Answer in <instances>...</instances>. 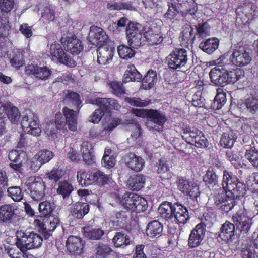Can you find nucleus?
Wrapping results in <instances>:
<instances>
[{
	"label": "nucleus",
	"instance_id": "obj_63",
	"mask_svg": "<svg viewBox=\"0 0 258 258\" xmlns=\"http://www.w3.org/2000/svg\"><path fill=\"white\" fill-rule=\"evenodd\" d=\"M183 11L193 15L197 11V8L193 0L185 1L183 2L182 5H180Z\"/></svg>",
	"mask_w": 258,
	"mask_h": 258
},
{
	"label": "nucleus",
	"instance_id": "obj_9",
	"mask_svg": "<svg viewBox=\"0 0 258 258\" xmlns=\"http://www.w3.org/2000/svg\"><path fill=\"white\" fill-rule=\"evenodd\" d=\"M209 77L213 84L220 86H224L230 83L232 78L228 77V71L220 66L212 69L209 73Z\"/></svg>",
	"mask_w": 258,
	"mask_h": 258
},
{
	"label": "nucleus",
	"instance_id": "obj_61",
	"mask_svg": "<svg viewBox=\"0 0 258 258\" xmlns=\"http://www.w3.org/2000/svg\"><path fill=\"white\" fill-rule=\"evenodd\" d=\"M36 155L43 164L49 161L54 156L52 152L47 150H41Z\"/></svg>",
	"mask_w": 258,
	"mask_h": 258
},
{
	"label": "nucleus",
	"instance_id": "obj_40",
	"mask_svg": "<svg viewBox=\"0 0 258 258\" xmlns=\"http://www.w3.org/2000/svg\"><path fill=\"white\" fill-rule=\"evenodd\" d=\"M244 157L255 168H258V150L250 146H247Z\"/></svg>",
	"mask_w": 258,
	"mask_h": 258
},
{
	"label": "nucleus",
	"instance_id": "obj_23",
	"mask_svg": "<svg viewBox=\"0 0 258 258\" xmlns=\"http://www.w3.org/2000/svg\"><path fill=\"white\" fill-rule=\"evenodd\" d=\"M15 207L10 204H6L0 207V221L6 223H11L16 217L15 214Z\"/></svg>",
	"mask_w": 258,
	"mask_h": 258
},
{
	"label": "nucleus",
	"instance_id": "obj_39",
	"mask_svg": "<svg viewBox=\"0 0 258 258\" xmlns=\"http://www.w3.org/2000/svg\"><path fill=\"white\" fill-rule=\"evenodd\" d=\"M83 233L84 236L93 240L100 239L104 234L103 230L99 228H93L90 226L83 228Z\"/></svg>",
	"mask_w": 258,
	"mask_h": 258
},
{
	"label": "nucleus",
	"instance_id": "obj_12",
	"mask_svg": "<svg viewBox=\"0 0 258 258\" xmlns=\"http://www.w3.org/2000/svg\"><path fill=\"white\" fill-rule=\"evenodd\" d=\"M249 53L244 48L234 49L230 55V62L234 66L243 67L248 64L251 61Z\"/></svg>",
	"mask_w": 258,
	"mask_h": 258
},
{
	"label": "nucleus",
	"instance_id": "obj_47",
	"mask_svg": "<svg viewBox=\"0 0 258 258\" xmlns=\"http://www.w3.org/2000/svg\"><path fill=\"white\" fill-rule=\"evenodd\" d=\"M244 105L249 113L254 114L258 111V98L253 96L248 97Z\"/></svg>",
	"mask_w": 258,
	"mask_h": 258
},
{
	"label": "nucleus",
	"instance_id": "obj_45",
	"mask_svg": "<svg viewBox=\"0 0 258 258\" xmlns=\"http://www.w3.org/2000/svg\"><path fill=\"white\" fill-rule=\"evenodd\" d=\"M226 101L225 94L223 93L222 89L219 88L217 89V93L212 104V107L215 109H219L225 104Z\"/></svg>",
	"mask_w": 258,
	"mask_h": 258
},
{
	"label": "nucleus",
	"instance_id": "obj_51",
	"mask_svg": "<svg viewBox=\"0 0 258 258\" xmlns=\"http://www.w3.org/2000/svg\"><path fill=\"white\" fill-rule=\"evenodd\" d=\"M117 51L120 58L124 59L133 57L135 54V52L131 48L124 45L119 46Z\"/></svg>",
	"mask_w": 258,
	"mask_h": 258
},
{
	"label": "nucleus",
	"instance_id": "obj_46",
	"mask_svg": "<svg viewBox=\"0 0 258 258\" xmlns=\"http://www.w3.org/2000/svg\"><path fill=\"white\" fill-rule=\"evenodd\" d=\"M58 185L57 192L61 195L63 198L68 197L73 190V186L66 181L59 182Z\"/></svg>",
	"mask_w": 258,
	"mask_h": 258
},
{
	"label": "nucleus",
	"instance_id": "obj_21",
	"mask_svg": "<svg viewBox=\"0 0 258 258\" xmlns=\"http://www.w3.org/2000/svg\"><path fill=\"white\" fill-rule=\"evenodd\" d=\"M66 246L70 253L80 254L82 252L83 244L80 238L71 236L68 238Z\"/></svg>",
	"mask_w": 258,
	"mask_h": 258
},
{
	"label": "nucleus",
	"instance_id": "obj_50",
	"mask_svg": "<svg viewBox=\"0 0 258 258\" xmlns=\"http://www.w3.org/2000/svg\"><path fill=\"white\" fill-rule=\"evenodd\" d=\"M176 5H179L178 3H175L173 0H170L168 2V9L167 12L164 14V17L169 20H172L178 13V10Z\"/></svg>",
	"mask_w": 258,
	"mask_h": 258
},
{
	"label": "nucleus",
	"instance_id": "obj_57",
	"mask_svg": "<svg viewBox=\"0 0 258 258\" xmlns=\"http://www.w3.org/2000/svg\"><path fill=\"white\" fill-rule=\"evenodd\" d=\"M29 241L33 244V249L40 247L42 242V238L39 234L30 230H28Z\"/></svg>",
	"mask_w": 258,
	"mask_h": 258
},
{
	"label": "nucleus",
	"instance_id": "obj_30",
	"mask_svg": "<svg viewBox=\"0 0 258 258\" xmlns=\"http://www.w3.org/2000/svg\"><path fill=\"white\" fill-rule=\"evenodd\" d=\"M30 190L45 191V186L42 179L39 177H30L24 183Z\"/></svg>",
	"mask_w": 258,
	"mask_h": 258
},
{
	"label": "nucleus",
	"instance_id": "obj_58",
	"mask_svg": "<svg viewBox=\"0 0 258 258\" xmlns=\"http://www.w3.org/2000/svg\"><path fill=\"white\" fill-rule=\"evenodd\" d=\"M234 142V138L232 135L228 133H225L221 138L220 144L224 148H230L233 146Z\"/></svg>",
	"mask_w": 258,
	"mask_h": 258
},
{
	"label": "nucleus",
	"instance_id": "obj_8",
	"mask_svg": "<svg viewBox=\"0 0 258 258\" xmlns=\"http://www.w3.org/2000/svg\"><path fill=\"white\" fill-rule=\"evenodd\" d=\"M50 53L54 61H59L69 67H74L76 65V61L71 56L64 52L61 46L58 43L51 45Z\"/></svg>",
	"mask_w": 258,
	"mask_h": 258
},
{
	"label": "nucleus",
	"instance_id": "obj_53",
	"mask_svg": "<svg viewBox=\"0 0 258 258\" xmlns=\"http://www.w3.org/2000/svg\"><path fill=\"white\" fill-rule=\"evenodd\" d=\"M54 206L47 201L42 202L39 204V211L43 216L49 215L53 210Z\"/></svg>",
	"mask_w": 258,
	"mask_h": 258
},
{
	"label": "nucleus",
	"instance_id": "obj_10",
	"mask_svg": "<svg viewBox=\"0 0 258 258\" xmlns=\"http://www.w3.org/2000/svg\"><path fill=\"white\" fill-rule=\"evenodd\" d=\"M241 196H236L234 194L231 196L227 193L218 194L215 198V203L218 208L225 212L230 211L237 203L238 198Z\"/></svg>",
	"mask_w": 258,
	"mask_h": 258
},
{
	"label": "nucleus",
	"instance_id": "obj_62",
	"mask_svg": "<svg viewBox=\"0 0 258 258\" xmlns=\"http://www.w3.org/2000/svg\"><path fill=\"white\" fill-rule=\"evenodd\" d=\"M183 11L193 15L197 11V8L193 0L185 1L183 2L182 5H180Z\"/></svg>",
	"mask_w": 258,
	"mask_h": 258
},
{
	"label": "nucleus",
	"instance_id": "obj_19",
	"mask_svg": "<svg viewBox=\"0 0 258 258\" xmlns=\"http://www.w3.org/2000/svg\"><path fill=\"white\" fill-rule=\"evenodd\" d=\"M114 48L104 45L99 47L97 51L98 62L102 65L110 63L114 54Z\"/></svg>",
	"mask_w": 258,
	"mask_h": 258
},
{
	"label": "nucleus",
	"instance_id": "obj_33",
	"mask_svg": "<svg viewBox=\"0 0 258 258\" xmlns=\"http://www.w3.org/2000/svg\"><path fill=\"white\" fill-rule=\"evenodd\" d=\"M92 147L90 143L88 142H83L81 147V152L84 160L88 164H91L94 162V156L92 154Z\"/></svg>",
	"mask_w": 258,
	"mask_h": 258
},
{
	"label": "nucleus",
	"instance_id": "obj_1",
	"mask_svg": "<svg viewBox=\"0 0 258 258\" xmlns=\"http://www.w3.org/2000/svg\"><path fill=\"white\" fill-rule=\"evenodd\" d=\"M222 185L225 192L231 196H244L246 193V186L238 181L237 178L231 172L224 170Z\"/></svg>",
	"mask_w": 258,
	"mask_h": 258
},
{
	"label": "nucleus",
	"instance_id": "obj_59",
	"mask_svg": "<svg viewBox=\"0 0 258 258\" xmlns=\"http://www.w3.org/2000/svg\"><path fill=\"white\" fill-rule=\"evenodd\" d=\"M95 183L100 186L107 184L111 179L110 175H107L100 171L95 172Z\"/></svg>",
	"mask_w": 258,
	"mask_h": 258
},
{
	"label": "nucleus",
	"instance_id": "obj_44",
	"mask_svg": "<svg viewBox=\"0 0 258 258\" xmlns=\"http://www.w3.org/2000/svg\"><path fill=\"white\" fill-rule=\"evenodd\" d=\"M13 56L11 59V63L13 67L19 68L24 64L23 50L16 49L13 51Z\"/></svg>",
	"mask_w": 258,
	"mask_h": 258
},
{
	"label": "nucleus",
	"instance_id": "obj_24",
	"mask_svg": "<svg viewBox=\"0 0 258 258\" xmlns=\"http://www.w3.org/2000/svg\"><path fill=\"white\" fill-rule=\"evenodd\" d=\"M146 181V177L143 174L134 175L128 178L126 185L131 190H140L143 187Z\"/></svg>",
	"mask_w": 258,
	"mask_h": 258
},
{
	"label": "nucleus",
	"instance_id": "obj_37",
	"mask_svg": "<svg viewBox=\"0 0 258 258\" xmlns=\"http://www.w3.org/2000/svg\"><path fill=\"white\" fill-rule=\"evenodd\" d=\"M77 178L82 186H87L95 183V172L90 173L80 171L78 172Z\"/></svg>",
	"mask_w": 258,
	"mask_h": 258
},
{
	"label": "nucleus",
	"instance_id": "obj_35",
	"mask_svg": "<svg viewBox=\"0 0 258 258\" xmlns=\"http://www.w3.org/2000/svg\"><path fill=\"white\" fill-rule=\"evenodd\" d=\"M163 230L161 224L157 220L150 222L146 228V234L148 236L154 237L160 235Z\"/></svg>",
	"mask_w": 258,
	"mask_h": 258
},
{
	"label": "nucleus",
	"instance_id": "obj_5",
	"mask_svg": "<svg viewBox=\"0 0 258 258\" xmlns=\"http://www.w3.org/2000/svg\"><path fill=\"white\" fill-rule=\"evenodd\" d=\"M166 120V116L163 113L151 109L146 126L149 131L153 133L160 132L162 131Z\"/></svg>",
	"mask_w": 258,
	"mask_h": 258
},
{
	"label": "nucleus",
	"instance_id": "obj_13",
	"mask_svg": "<svg viewBox=\"0 0 258 258\" xmlns=\"http://www.w3.org/2000/svg\"><path fill=\"white\" fill-rule=\"evenodd\" d=\"M61 42L64 50L73 55H78L83 49L81 41L75 35L62 38Z\"/></svg>",
	"mask_w": 258,
	"mask_h": 258
},
{
	"label": "nucleus",
	"instance_id": "obj_38",
	"mask_svg": "<svg viewBox=\"0 0 258 258\" xmlns=\"http://www.w3.org/2000/svg\"><path fill=\"white\" fill-rule=\"evenodd\" d=\"M157 81L156 73L153 70H149L143 79L142 87L144 89H149L154 86Z\"/></svg>",
	"mask_w": 258,
	"mask_h": 258
},
{
	"label": "nucleus",
	"instance_id": "obj_42",
	"mask_svg": "<svg viewBox=\"0 0 258 258\" xmlns=\"http://www.w3.org/2000/svg\"><path fill=\"white\" fill-rule=\"evenodd\" d=\"M180 37L184 43L191 42L194 38V28L189 24L185 25L183 28Z\"/></svg>",
	"mask_w": 258,
	"mask_h": 258
},
{
	"label": "nucleus",
	"instance_id": "obj_49",
	"mask_svg": "<svg viewBox=\"0 0 258 258\" xmlns=\"http://www.w3.org/2000/svg\"><path fill=\"white\" fill-rule=\"evenodd\" d=\"M59 224V220L57 217L51 215L45 224L44 232L47 233L53 231Z\"/></svg>",
	"mask_w": 258,
	"mask_h": 258
},
{
	"label": "nucleus",
	"instance_id": "obj_36",
	"mask_svg": "<svg viewBox=\"0 0 258 258\" xmlns=\"http://www.w3.org/2000/svg\"><path fill=\"white\" fill-rule=\"evenodd\" d=\"M235 226L228 221L224 223L220 229V237L224 240L230 239L234 234Z\"/></svg>",
	"mask_w": 258,
	"mask_h": 258
},
{
	"label": "nucleus",
	"instance_id": "obj_6",
	"mask_svg": "<svg viewBox=\"0 0 258 258\" xmlns=\"http://www.w3.org/2000/svg\"><path fill=\"white\" fill-rule=\"evenodd\" d=\"M187 61V51L184 49H175L167 57L169 67L174 70L185 67Z\"/></svg>",
	"mask_w": 258,
	"mask_h": 258
},
{
	"label": "nucleus",
	"instance_id": "obj_2",
	"mask_svg": "<svg viewBox=\"0 0 258 258\" xmlns=\"http://www.w3.org/2000/svg\"><path fill=\"white\" fill-rule=\"evenodd\" d=\"M126 33L128 43L132 48H137L146 41L145 29L139 23L130 22Z\"/></svg>",
	"mask_w": 258,
	"mask_h": 258
},
{
	"label": "nucleus",
	"instance_id": "obj_26",
	"mask_svg": "<svg viewBox=\"0 0 258 258\" xmlns=\"http://www.w3.org/2000/svg\"><path fill=\"white\" fill-rule=\"evenodd\" d=\"M178 188L182 192L190 197L194 196L197 190L196 185L193 181L183 178L179 180Z\"/></svg>",
	"mask_w": 258,
	"mask_h": 258
},
{
	"label": "nucleus",
	"instance_id": "obj_56",
	"mask_svg": "<svg viewBox=\"0 0 258 258\" xmlns=\"http://www.w3.org/2000/svg\"><path fill=\"white\" fill-rule=\"evenodd\" d=\"M109 86L112 93L116 96H121L125 93V90L121 82L115 81L111 82Z\"/></svg>",
	"mask_w": 258,
	"mask_h": 258
},
{
	"label": "nucleus",
	"instance_id": "obj_60",
	"mask_svg": "<svg viewBox=\"0 0 258 258\" xmlns=\"http://www.w3.org/2000/svg\"><path fill=\"white\" fill-rule=\"evenodd\" d=\"M65 172V170L61 168H54L47 175L49 179L57 181L64 176Z\"/></svg>",
	"mask_w": 258,
	"mask_h": 258
},
{
	"label": "nucleus",
	"instance_id": "obj_11",
	"mask_svg": "<svg viewBox=\"0 0 258 258\" xmlns=\"http://www.w3.org/2000/svg\"><path fill=\"white\" fill-rule=\"evenodd\" d=\"M21 126L25 132L34 136H39L41 132L38 118L34 114L24 116L21 121Z\"/></svg>",
	"mask_w": 258,
	"mask_h": 258
},
{
	"label": "nucleus",
	"instance_id": "obj_27",
	"mask_svg": "<svg viewBox=\"0 0 258 258\" xmlns=\"http://www.w3.org/2000/svg\"><path fill=\"white\" fill-rule=\"evenodd\" d=\"M122 122L121 119L117 118L113 119L109 118L108 120L105 121L103 119L102 124L104 130L102 131L101 133H99L98 136L100 137L106 136L109 132H111L116 126L122 123Z\"/></svg>",
	"mask_w": 258,
	"mask_h": 258
},
{
	"label": "nucleus",
	"instance_id": "obj_48",
	"mask_svg": "<svg viewBox=\"0 0 258 258\" xmlns=\"http://www.w3.org/2000/svg\"><path fill=\"white\" fill-rule=\"evenodd\" d=\"M218 175L213 168H209L204 177V181L206 184L215 185L218 181Z\"/></svg>",
	"mask_w": 258,
	"mask_h": 258
},
{
	"label": "nucleus",
	"instance_id": "obj_3",
	"mask_svg": "<svg viewBox=\"0 0 258 258\" xmlns=\"http://www.w3.org/2000/svg\"><path fill=\"white\" fill-rule=\"evenodd\" d=\"M63 118L61 114H56L55 115V123L58 130L67 131V127L72 131L77 130V112L68 107L63 108Z\"/></svg>",
	"mask_w": 258,
	"mask_h": 258
},
{
	"label": "nucleus",
	"instance_id": "obj_16",
	"mask_svg": "<svg viewBox=\"0 0 258 258\" xmlns=\"http://www.w3.org/2000/svg\"><path fill=\"white\" fill-rule=\"evenodd\" d=\"M205 231L206 230L203 224H198L189 235L188 240L189 247L195 248L200 245L205 237Z\"/></svg>",
	"mask_w": 258,
	"mask_h": 258
},
{
	"label": "nucleus",
	"instance_id": "obj_32",
	"mask_svg": "<svg viewBox=\"0 0 258 258\" xmlns=\"http://www.w3.org/2000/svg\"><path fill=\"white\" fill-rule=\"evenodd\" d=\"M30 70L35 77L41 80H46L51 75V71L47 67L33 66Z\"/></svg>",
	"mask_w": 258,
	"mask_h": 258
},
{
	"label": "nucleus",
	"instance_id": "obj_41",
	"mask_svg": "<svg viewBox=\"0 0 258 258\" xmlns=\"http://www.w3.org/2000/svg\"><path fill=\"white\" fill-rule=\"evenodd\" d=\"M107 8L110 10H127L136 11V8L127 2H111L107 4Z\"/></svg>",
	"mask_w": 258,
	"mask_h": 258
},
{
	"label": "nucleus",
	"instance_id": "obj_14",
	"mask_svg": "<svg viewBox=\"0 0 258 258\" xmlns=\"http://www.w3.org/2000/svg\"><path fill=\"white\" fill-rule=\"evenodd\" d=\"M108 36L103 29L96 26L90 28L88 40L93 45L101 46L107 42Z\"/></svg>",
	"mask_w": 258,
	"mask_h": 258
},
{
	"label": "nucleus",
	"instance_id": "obj_15",
	"mask_svg": "<svg viewBox=\"0 0 258 258\" xmlns=\"http://www.w3.org/2000/svg\"><path fill=\"white\" fill-rule=\"evenodd\" d=\"M184 137L188 142L198 148H205L209 144L205 135L198 130L187 132L185 134Z\"/></svg>",
	"mask_w": 258,
	"mask_h": 258
},
{
	"label": "nucleus",
	"instance_id": "obj_64",
	"mask_svg": "<svg viewBox=\"0 0 258 258\" xmlns=\"http://www.w3.org/2000/svg\"><path fill=\"white\" fill-rule=\"evenodd\" d=\"M42 126L44 131L48 137L55 135L57 130H58L56 123L51 121L44 123Z\"/></svg>",
	"mask_w": 258,
	"mask_h": 258
},
{
	"label": "nucleus",
	"instance_id": "obj_20",
	"mask_svg": "<svg viewBox=\"0 0 258 258\" xmlns=\"http://www.w3.org/2000/svg\"><path fill=\"white\" fill-rule=\"evenodd\" d=\"M16 237V245L21 251L26 252L28 250L33 249V244L29 241L27 230L17 231Z\"/></svg>",
	"mask_w": 258,
	"mask_h": 258
},
{
	"label": "nucleus",
	"instance_id": "obj_17",
	"mask_svg": "<svg viewBox=\"0 0 258 258\" xmlns=\"http://www.w3.org/2000/svg\"><path fill=\"white\" fill-rule=\"evenodd\" d=\"M125 165L131 170L140 172L143 169L145 165L144 159L134 153H129L124 157Z\"/></svg>",
	"mask_w": 258,
	"mask_h": 258
},
{
	"label": "nucleus",
	"instance_id": "obj_54",
	"mask_svg": "<svg viewBox=\"0 0 258 258\" xmlns=\"http://www.w3.org/2000/svg\"><path fill=\"white\" fill-rule=\"evenodd\" d=\"M8 195L15 201H20L23 197L21 188L19 186H12L8 188Z\"/></svg>",
	"mask_w": 258,
	"mask_h": 258
},
{
	"label": "nucleus",
	"instance_id": "obj_43",
	"mask_svg": "<svg viewBox=\"0 0 258 258\" xmlns=\"http://www.w3.org/2000/svg\"><path fill=\"white\" fill-rule=\"evenodd\" d=\"M112 241L116 247H119L129 245L131 240L129 236L121 232H117L114 235Z\"/></svg>",
	"mask_w": 258,
	"mask_h": 258
},
{
	"label": "nucleus",
	"instance_id": "obj_52",
	"mask_svg": "<svg viewBox=\"0 0 258 258\" xmlns=\"http://www.w3.org/2000/svg\"><path fill=\"white\" fill-rule=\"evenodd\" d=\"M54 9L52 5L44 6L42 9L41 18L44 20L52 21L55 18Z\"/></svg>",
	"mask_w": 258,
	"mask_h": 258
},
{
	"label": "nucleus",
	"instance_id": "obj_55",
	"mask_svg": "<svg viewBox=\"0 0 258 258\" xmlns=\"http://www.w3.org/2000/svg\"><path fill=\"white\" fill-rule=\"evenodd\" d=\"M64 101L68 104L76 105L77 107H79L81 104L79 94L69 91L65 97Z\"/></svg>",
	"mask_w": 258,
	"mask_h": 258
},
{
	"label": "nucleus",
	"instance_id": "obj_25",
	"mask_svg": "<svg viewBox=\"0 0 258 258\" xmlns=\"http://www.w3.org/2000/svg\"><path fill=\"white\" fill-rule=\"evenodd\" d=\"M89 211V205L86 203L77 202L71 207V213L77 219L82 218Z\"/></svg>",
	"mask_w": 258,
	"mask_h": 258
},
{
	"label": "nucleus",
	"instance_id": "obj_22",
	"mask_svg": "<svg viewBox=\"0 0 258 258\" xmlns=\"http://www.w3.org/2000/svg\"><path fill=\"white\" fill-rule=\"evenodd\" d=\"M173 217L176 222L184 224L189 219V213L187 208L181 204L174 203Z\"/></svg>",
	"mask_w": 258,
	"mask_h": 258
},
{
	"label": "nucleus",
	"instance_id": "obj_28",
	"mask_svg": "<svg viewBox=\"0 0 258 258\" xmlns=\"http://www.w3.org/2000/svg\"><path fill=\"white\" fill-rule=\"evenodd\" d=\"M174 204L165 202L160 205L158 211L159 214L162 218L169 220L173 218V210Z\"/></svg>",
	"mask_w": 258,
	"mask_h": 258
},
{
	"label": "nucleus",
	"instance_id": "obj_31",
	"mask_svg": "<svg viewBox=\"0 0 258 258\" xmlns=\"http://www.w3.org/2000/svg\"><path fill=\"white\" fill-rule=\"evenodd\" d=\"M218 39L216 38H212L201 42L199 44V47L207 53L211 54L218 48Z\"/></svg>",
	"mask_w": 258,
	"mask_h": 258
},
{
	"label": "nucleus",
	"instance_id": "obj_18",
	"mask_svg": "<svg viewBox=\"0 0 258 258\" xmlns=\"http://www.w3.org/2000/svg\"><path fill=\"white\" fill-rule=\"evenodd\" d=\"M89 103L98 105L102 110L114 109L118 110L121 105L114 99L106 98H92Z\"/></svg>",
	"mask_w": 258,
	"mask_h": 258
},
{
	"label": "nucleus",
	"instance_id": "obj_34",
	"mask_svg": "<svg viewBox=\"0 0 258 258\" xmlns=\"http://www.w3.org/2000/svg\"><path fill=\"white\" fill-rule=\"evenodd\" d=\"M6 111L7 116L11 122L16 123L18 122L20 117V113L17 107L11 103H7L3 106Z\"/></svg>",
	"mask_w": 258,
	"mask_h": 258
},
{
	"label": "nucleus",
	"instance_id": "obj_29",
	"mask_svg": "<svg viewBox=\"0 0 258 258\" xmlns=\"http://www.w3.org/2000/svg\"><path fill=\"white\" fill-rule=\"evenodd\" d=\"M142 76L134 65H130L125 72L123 81L127 83L130 81H139Z\"/></svg>",
	"mask_w": 258,
	"mask_h": 258
},
{
	"label": "nucleus",
	"instance_id": "obj_7",
	"mask_svg": "<svg viewBox=\"0 0 258 258\" xmlns=\"http://www.w3.org/2000/svg\"><path fill=\"white\" fill-rule=\"evenodd\" d=\"M256 7L251 3L244 4L236 10V22L238 24H246L256 15Z\"/></svg>",
	"mask_w": 258,
	"mask_h": 258
},
{
	"label": "nucleus",
	"instance_id": "obj_4",
	"mask_svg": "<svg viewBox=\"0 0 258 258\" xmlns=\"http://www.w3.org/2000/svg\"><path fill=\"white\" fill-rule=\"evenodd\" d=\"M121 203L125 208L136 213L144 212L147 208L146 200L134 193L125 194L122 196Z\"/></svg>",
	"mask_w": 258,
	"mask_h": 258
}]
</instances>
